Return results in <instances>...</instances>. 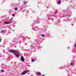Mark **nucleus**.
<instances>
[{"label":"nucleus","mask_w":76,"mask_h":76,"mask_svg":"<svg viewBox=\"0 0 76 76\" xmlns=\"http://www.w3.org/2000/svg\"><path fill=\"white\" fill-rule=\"evenodd\" d=\"M73 63H71V64H70V65H71V66L73 65Z\"/></svg>","instance_id":"obj_21"},{"label":"nucleus","mask_w":76,"mask_h":76,"mask_svg":"<svg viewBox=\"0 0 76 76\" xmlns=\"http://www.w3.org/2000/svg\"><path fill=\"white\" fill-rule=\"evenodd\" d=\"M76 20V18L74 19V20Z\"/></svg>","instance_id":"obj_26"},{"label":"nucleus","mask_w":76,"mask_h":76,"mask_svg":"<svg viewBox=\"0 0 76 76\" xmlns=\"http://www.w3.org/2000/svg\"><path fill=\"white\" fill-rule=\"evenodd\" d=\"M20 60L21 61H22V62H23V61H25V59L24 58V57L23 56H21Z\"/></svg>","instance_id":"obj_3"},{"label":"nucleus","mask_w":76,"mask_h":76,"mask_svg":"<svg viewBox=\"0 0 76 76\" xmlns=\"http://www.w3.org/2000/svg\"><path fill=\"white\" fill-rule=\"evenodd\" d=\"M4 32V30H2L1 31V33H3Z\"/></svg>","instance_id":"obj_14"},{"label":"nucleus","mask_w":76,"mask_h":76,"mask_svg":"<svg viewBox=\"0 0 76 76\" xmlns=\"http://www.w3.org/2000/svg\"><path fill=\"white\" fill-rule=\"evenodd\" d=\"M10 53H12L16 57H20V55L19 54V51L16 50H9Z\"/></svg>","instance_id":"obj_1"},{"label":"nucleus","mask_w":76,"mask_h":76,"mask_svg":"<svg viewBox=\"0 0 76 76\" xmlns=\"http://www.w3.org/2000/svg\"><path fill=\"white\" fill-rule=\"evenodd\" d=\"M27 3V2L26 1H25L23 2L24 4H26Z\"/></svg>","instance_id":"obj_12"},{"label":"nucleus","mask_w":76,"mask_h":76,"mask_svg":"<svg viewBox=\"0 0 76 76\" xmlns=\"http://www.w3.org/2000/svg\"><path fill=\"white\" fill-rule=\"evenodd\" d=\"M28 39H30V38H28Z\"/></svg>","instance_id":"obj_30"},{"label":"nucleus","mask_w":76,"mask_h":76,"mask_svg":"<svg viewBox=\"0 0 76 76\" xmlns=\"http://www.w3.org/2000/svg\"><path fill=\"white\" fill-rule=\"evenodd\" d=\"M1 39H0V42H1Z\"/></svg>","instance_id":"obj_23"},{"label":"nucleus","mask_w":76,"mask_h":76,"mask_svg":"<svg viewBox=\"0 0 76 76\" xmlns=\"http://www.w3.org/2000/svg\"><path fill=\"white\" fill-rule=\"evenodd\" d=\"M58 4H60V3H61V0H59L58 2Z\"/></svg>","instance_id":"obj_7"},{"label":"nucleus","mask_w":76,"mask_h":76,"mask_svg":"<svg viewBox=\"0 0 76 76\" xmlns=\"http://www.w3.org/2000/svg\"><path fill=\"white\" fill-rule=\"evenodd\" d=\"M28 72V70H26L21 74V75H24Z\"/></svg>","instance_id":"obj_2"},{"label":"nucleus","mask_w":76,"mask_h":76,"mask_svg":"<svg viewBox=\"0 0 76 76\" xmlns=\"http://www.w3.org/2000/svg\"><path fill=\"white\" fill-rule=\"evenodd\" d=\"M33 13H34V12H34V11H33Z\"/></svg>","instance_id":"obj_27"},{"label":"nucleus","mask_w":76,"mask_h":76,"mask_svg":"<svg viewBox=\"0 0 76 76\" xmlns=\"http://www.w3.org/2000/svg\"><path fill=\"white\" fill-rule=\"evenodd\" d=\"M39 46L38 47V48H39Z\"/></svg>","instance_id":"obj_29"},{"label":"nucleus","mask_w":76,"mask_h":76,"mask_svg":"<svg viewBox=\"0 0 76 76\" xmlns=\"http://www.w3.org/2000/svg\"><path fill=\"white\" fill-rule=\"evenodd\" d=\"M68 48H70V47H68Z\"/></svg>","instance_id":"obj_28"},{"label":"nucleus","mask_w":76,"mask_h":76,"mask_svg":"<svg viewBox=\"0 0 76 76\" xmlns=\"http://www.w3.org/2000/svg\"><path fill=\"white\" fill-rule=\"evenodd\" d=\"M12 15L13 17H15V14H12Z\"/></svg>","instance_id":"obj_16"},{"label":"nucleus","mask_w":76,"mask_h":76,"mask_svg":"<svg viewBox=\"0 0 76 76\" xmlns=\"http://www.w3.org/2000/svg\"><path fill=\"white\" fill-rule=\"evenodd\" d=\"M67 20L68 21H70V20L69 19H67Z\"/></svg>","instance_id":"obj_22"},{"label":"nucleus","mask_w":76,"mask_h":76,"mask_svg":"<svg viewBox=\"0 0 76 76\" xmlns=\"http://www.w3.org/2000/svg\"><path fill=\"white\" fill-rule=\"evenodd\" d=\"M74 47H75V48H76V44H75V45H74Z\"/></svg>","instance_id":"obj_17"},{"label":"nucleus","mask_w":76,"mask_h":76,"mask_svg":"<svg viewBox=\"0 0 76 76\" xmlns=\"http://www.w3.org/2000/svg\"><path fill=\"white\" fill-rule=\"evenodd\" d=\"M18 10V8H17V7L15 8V9H14L16 11H17V10Z\"/></svg>","instance_id":"obj_11"},{"label":"nucleus","mask_w":76,"mask_h":76,"mask_svg":"<svg viewBox=\"0 0 76 76\" xmlns=\"http://www.w3.org/2000/svg\"><path fill=\"white\" fill-rule=\"evenodd\" d=\"M1 72H4V70L3 69H2L1 70Z\"/></svg>","instance_id":"obj_18"},{"label":"nucleus","mask_w":76,"mask_h":76,"mask_svg":"<svg viewBox=\"0 0 76 76\" xmlns=\"http://www.w3.org/2000/svg\"><path fill=\"white\" fill-rule=\"evenodd\" d=\"M35 31H37V30H38V27H36L35 28Z\"/></svg>","instance_id":"obj_10"},{"label":"nucleus","mask_w":76,"mask_h":76,"mask_svg":"<svg viewBox=\"0 0 76 76\" xmlns=\"http://www.w3.org/2000/svg\"><path fill=\"white\" fill-rule=\"evenodd\" d=\"M11 23V22L6 21L4 23V24H10Z\"/></svg>","instance_id":"obj_4"},{"label":"nucleus","mask_w":76,"mask_h":76,"mask_svg":"<svg viewBox=\"0 0 76 76\" xmlns=\"http://www.w3.org/2000/svg\"><path fill=\"white\" fill-rule=\"evenodd\" d=\"M55 25H58L59 24V23H57L56 22H55L54 23Z\"/></svg>","instance_id":"obj_8"},{"label":"nucleus","mask_w":76,"mask_h":76,"mask_svg":"<svg viewBox=\"0 0 76 76\" xmlns=\"http://www.w3.org/2000/svg\"><path fill=\"white\" fill-rule=\"evenodd\" d=\"M0 23H1V22H0Z\"/></svg>","instance_id":"obj_31"},{"label":"nucleus","mask_w":76,"mask_h":76,"mask_svg":"<svg viewBox=\"0 0 76 76\" xmlns=\"http://www.w3.org/2000/svg\"><path fill=\"white\" fill-rule=\"evenodd\" d=\"M37 75H41V73L39 72H36Z\"/></svg>","instance_id":"obj_6"},{"label":"nucleus","mask_w":76,"mask_h":76,"mask_svg":"<svg viewBox=\"0 0 76 76\" xmlns=\"http://www.w3.org/2000/svg\"><path fill=\"white\" fill-rule=\"evenodd\" d=\"M37 22H38V20H34L33 21V23H37Z\"/></svg>","instance_id":"obj_5"},{"label":"nucleus","mask_w":76,"mask_h":76,"mask_svg":"<svg viewBox=\"0 0 76 76\" xmlns=\"http://www.w3.org/2000/svg\"><path fill=\"white\" fill-rule=\"evenodd\" d=\"M12 20V18H11L10 20Z\"/></svg>","instance_id":"obj_25"},{"label":"nucleus","mask_w":76,"mask_h":76,"mask_svg":"<svg viewBox=\"0 0 76 76\" xmlns=\"http://www.w3.org/2000/svg\"><path fill=\"white\" fill-rule=\"evenodd\" d=\"M54 17H55L54 19H56V18H57V16H54Z\"/></svg>","instance_id":"obj_20"},{"label":"nucleus","mask_w":76,"mask_h":76,"mask_svg":"<svg viewBox=\"0 0 76 76\" xmlns=\"http://www.w3.org/2000/svg\"><path fill=\"white\" fill-rule=\"evenodd\" d=\"M48 8V7H47V9Z\"/></svg>","instance_id":"obj_24"},{"label":"nucleus","mask_w":76,"mask_h":76,"mask_svg":"<svg viewBox=\"0 0 76 76\" xmlns=\"http://www.w3.org/2000/svg\"><path fill=\"white\" fill-rule=\"evenodd\" d=\"M31 61L32 62H34V60L32 59H31Z\"/></svg>","instance_id":"obj_15"},{"label":"nucleus","mask_w":76,"mask_h":76,"mask_svg":"<svg viewBox=\"0 0 76 76\" xmlns=\"http://www.w3.org/2000/svg\"><path fill=\"white\" fill-rule=\"evenodd\" d=\"M57 21L58 22H60V20H57Z\"/></svg>","instance_id":"obj_19"},{"label":"nucleus","mask_w":76,"mask_h":76,"mask_svg":"<svg viewBox=\"0 0 76 76\" xmlns=\"http://www.w3.org/2000/svg\"><path fill=\"white\" fill-rule=\"evenodd\" d=\"M53 16L52 15H49V18H53Z\"/></svg>","instance_id":"obj_13"},{"label":"nucleus","mask_w":76,"mask_h":76,"mask_svg":"<svg viewBox=\"0 0 76 76\" xmlns=\"http://www.w3.org/2000/svg\"><path fill=\"white\" fill-rule=\"evenodd\" d=\"M40 35L42 37H45V34H41Z\"/></svg>","instance_id":"obj_9"}]
</instances>
